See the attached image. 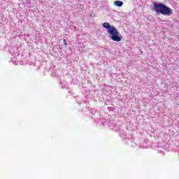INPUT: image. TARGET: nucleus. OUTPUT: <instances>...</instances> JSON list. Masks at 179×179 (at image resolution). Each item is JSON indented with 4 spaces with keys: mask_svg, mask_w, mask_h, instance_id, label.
Segmentation results:
<instances>
[{
    "mask_svg": "<svg viewBox=\"0 0 179 179\" xmlns=\"http://www.w3.org/2000/svg\"><path fill=\"white\" fill-rule=\"evenodd\" d=\"M178 106H179V103H178Z\"/></svg>",
    "mask_w": 179,
    "mask_h": 179,
    "instance_id": "423d86ee",
    "label": "nucleus"
},
{
    "mask_svg": "<svg viewBox=\"0 0 179 179\" xmlns=\"http://www.w3.org/2000/svg\"><path fill=\"white\" fill-rule=\"evenodd\" d=\"M103 27H105V29H107V31L109 34H110V38L113 40V41H121L122 38L120 37V32L118 31V29L115 28V27L110 25V23L108 22H104L103 24Z\"/></svg>",
    "mask_w": 179,
    "mask_h": 179,
    "instance_id": "f257e3e1",
    "label": "nucleus"
},
{
    "mask_svg": "<svg viewBox=\"0 0 179 179\" xmlns=\"http://www.w3.org/2000/svg\"><path fill=\"white\" fill-rule=\"evenodd\" d=\"M64 44H66V43H64Z\"/></svg>",
    "mask_w": 179,
    "mask_h": 179,
    "instance_id": "39448f33",
    "label": "nucleus"
},
{
    "mask_svg": "<svg viewBox=\"0 0 179 179\" xmlns=\"http://www.w3.org/2000/svg\"><path fill=\"white\" fill-rule=\"evenodd\" d=\"M154 9L157 13H161L164 16H171L173 15V9L166 6L163 3H153Z\"/></svg>",
    "mask_w": 179,
    "mask_h": 179,
    "instance_id": "f03ea898",
    "label": "nucleus"
},
{
    "mask_svg": "<svg viewBox=\"0 0 179 179\" xmlns=\"http://www.w3.org/2000/svg\"><path fill=\"white\" fill-rule=\"evenodd\" d=\"M64 44H66V43H64Z\"/></svg>",
    "mask_w": 179,
    "mask_h": 179,
    "instance_id": "20e7f679",
    "label": "nucleus"
},
{
    "mask_svg": "<svg viewBox=\"0 0 179 179\" xmlns=\"http://www.w3.org/2000/svg\"><path fill=\"white\" fill-rule=\"evenodd\" d=\"M113 5H115V6H117L118 8H121V6L124 5V2L121 1H115L113 2Z\"/></svg>",
    "mask_w": 179,
    "mask_h": 179,
    "instance_id": "7ed1b4c3",
    "label": "nucleus"
}]
</instances>
